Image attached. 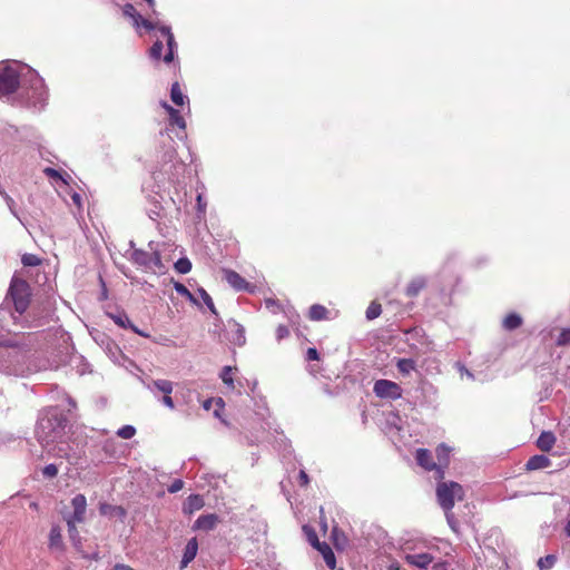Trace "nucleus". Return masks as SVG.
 Here are the masks:
<instances>
[{
	"mask_svg": "<svg viewBox=\"0 0 570 570\" xmlns=\"http://www.w3.org/2000/svg\"><path fill=\"white\" fill-rule=\"evenodd\" d=\"M22 85L23 100L27 107L41 110L48 94L42 78L30 67L18 61L0 65V96H10Z\"/></svg>",
	"mask_w": 570,
	"mask_h": 570,
	"instance_id": "obj_1",
	"label": "nucleus"
},
{
	"mask_svg": "<svg viewBox=\"0 0 570 570\" xmlns=\"http://www.w3.org/2000/svg\"><path fill=\"white\" fill-rule=\"evenodd\" d=\"M29 350L17 341H7L0 346V372L8 375L26 376L39 370L30 362Z\"/></svg>",
	"mask_w": 570,
	"mask_h": 570,
	"instance_id": "obj_2",
	"label": "nucleus"
},
{
	"mask_svg": "<svg viewBox=\"0 0 570 570\" xmlns=\"http://www.w3.org/2000/svg\"><path fill=\"white\" fill-rule=\"evenodd\" d=\"M438 542L441 541L439 539L429 540L424 538L406 540L402 547L405 562L421 570L428 569L434 561V556L431 551L439 549Z\"/></svg>",
	"mask_w": 570,
	"mask_h": 570,
	"instance_id": "obj_3",
	"label": "nucleus"
},
{
	"mask_svg": "<svg viewBox=\"0 0 570 570\" xmlns=\"http://www.w3.org/2000/svg\"><path fill=\"white\" fill-rule=\"evenodd\" d=\"M122 11L125 16L131 18L132 23L137 29L142 27L148 31L157 30L161 35L167 46V52L164 55V61L166 63H170L174 60L175 51L177 49V43L175 41L174 35L170 31V28L160 24L158 21H151L149 19L142 18L131 3L125 4Z\"/></svg>",
	"mask_w": 570,
	"mask_h": 570,
	"instance_id": "obj_4",
	"label": "nucleus"
},
{
	"mask_svg": "<svg viewBox=\"0 0 570 570\" xmlns=\"http://www.w3.org/2000/svg\"><path fill=\"white\" fill-rule=\"evenodd\" d=\"M62 429L61 420L56 416L43 415L38 421L36 434L41 445L47 448L61 435Z\"/></svg>",
	"mask_w": 570,
	"mask_h": 570,
	"instance_id": "obj_5",
	"label": "nucleus"
},
{
	"mask_svg": "<svg viewBox=\"0 0 570 570\" xmlns=\"http://www.w3.org/2000/svg\"><path fill=\"white\" fill-rule=\"evenodd\" d=\"M463 488L458 482H440L436 487L438 502L445 512L451 511L455 501L463 500Z\"/></svg>",
	"mask_w": 570,
	"mask_h": 570,
	"instance_id": "obj_6",
	"label": "nucleus"
},
{
	"mask_svg": "<svg viewBox=\"0 0 570 570\" xmlns=\"http://www.w3.org/2000/svg\"><path fill=\"white\" fill-rule=\"evenodd\" d=\"M16 311L21 315L29 305V285L26 281L13 278L9 288Z\"/></svg>",
	"mask_w": 570,
	"mask_h": 570,
	"instance_id": "obj_7",
	"label": "nucleus"
},
{
	"mask_svg": "<svg viewBox=\"0 0 570 570\" xmlns=\"http://www.w3.org/2000/svg\"><path fill=\"white\" fill-rule=\"evenodd\" d=\"M130 261L153 273H163L164 265L158 252H129Z\"/></svg>",
	"mask_w": 570,
	"mask_h": 570,
	"instance_id": "obj_8",
	"label": "nucleus"
},
{
	"mask_svg": "<svg viewBox=\"0 0 570 570\" xmlns=\"http://www.w3.org/2000/svg\"><path fill=\"white\" fill-rule=\"evenodd\" d=\"M72 513L66 518L68 531H76V524L85 521L87 500L83 494H77L71 500Z\"/></svg>",
	"mask_w": 570,
	"mask_h": 570,
	"instance_id": "obj_9",
	"label": "nucleus"
},
{
	"mask_svg": "<svg viewBox=\"0 0 570 570\" xmlns=\"http://www.w3.org/2000/svg\"><path fill=\"white\" fill-rule=\"evenodd\" d=\"M374 394L380 399L397 400L402 396V387L390 380H377L373 386Z\"/></svg>",
	"mask_w": 570,
	"mask_h": 570,
	"instance_id": "obj_10",
	"label": "nucleus"
},
{
	"mask_svg": "<svg viewBox=\"0 0 570 570\" xmlns=\"http://www.w3.org/2000/svg\"><path fill=\"white\" fill-rule=\"evenodd\" d=\"M223 279L236 292L245 291L248 293H254L256 286L248 283L244 277H242L237 272L223 268L222 269Z\"/></svg>",
	"mask_w": 570,
	"mask_h": 570,
	"instance_id": "obj_11",
	"label": "nucleus"
},
{
	"mask_svg": "<svg viewBox=\"0 0 570 570\" xmlns=\"http://www.w3.org/2000/svg\"><path fill=\"white\" fill-rule=\"evenodd\" d=\"M416 462L420 466H422L426 471H435V475L438 479L444 478V472L442 466L436 465V463L432 459V454L426 449L416 450L415 454Z\"/></svg>",
	"mask_w": 570,
	"mask_h": 570,
	"instance_id": "obj_12",
	"label": "nucleus"
},
{
	"mask_svg": "<svg viewBox=\"0 0 570 570\" xmlns=\"http://www.w3.org/2000/svg\"><path fill=\"white\" fill-rule=\"evenodd\" d=\"M219 521V518L215 513L204 514L197 518L195 521L193 529L194 530H203L210 531L213 530Z\"/></svg>",
	"mask_w": 570,
	"mask_h": 570,
	"instance_id": "obj_13",
	"label": "nucleus"
},
{
	"mask_svg": "<svg viewBox=\"0 0 570 570\" xmlns=\"http://www.w3.org/2000/svg\"><path fill=\"white\" fill-rule=\"evenodd\" d=\"M99 511L101 515L108 517V518H118L119 520L124 521L127 512L126 510L120 505H112L109 503H100Z\"/></svg>",
	"mask_w": 570,
	"mask_h": 570,
	"instance_id": "obj_14",
	"label": "nucleus"
},
{
	"mask_svg": "<svg viewBox=\"0 0 570 570\" xmlns=\"http://www.w3.org/2000/svg\"><path fill=\"white\" fill-rule=\"evenodd\" d=\"M198 551V542L196 538H191L184 550L183 559L180 562V568H186L196 557Z\"/></svg>",
	"mask_w": 570,
	"mask_h": 570,
	"instance_id": "obj_15",
	"label": "nucleus"
},
{
	"mask_svg": "<svg viewBox=\"0 0 570 570\" xmlns=\"http://www.w3.org/2000/svg\"><path fill=\"white\" fill-rule=\"evenodd\" d=\"M204 504L205 502L202 495L190 494L183 505V512L185 514H193L194 512L200 510Z\"/></svg>",
	"mask_w": 570,
	"mask_h": 570,
	"instance_id": "obj_16",
	"label": "nucleus"
},
{
	"mask_svg": "<svg viewBox=\"0 0 570 570\" xmlns=\"http://www.w3.org/2000/svg\"><path fill=\"white\" fill-rule=\"evenodd\" d=\"M550 464H551V462L548 456H546L543 454H538V455L531 456L528 460L525 468L529 471H533V470L546 469V468L550 466Z\"/></svg>",
	"mask_w": 570,
	"mask_h": 570,
	"instance_id": "obj_17",
	"label": "nucleus"
},
{
	"mask_svg": "<svg viewBox=\"0 0 570 570\" xmlns=\"http://www.w3.org/2000/svg\"><path fill=\"white\" fill-rule=\"evenodd\" d=\"M328 315H330L328 309L321 304L312 305L308 311L309 320L315 321V322L328 320L330 318Z\"/></svg>",
	"mask_w": 570,
	"mask_h": 570,
	"instance_id": "obj_18",
	"label": "nucleus"
},
{
	"mask_svg": "<svg viewBox=\"0 0 570 570\" xmlns=\"http://www.w3.org/2000/svg\"><path fill=\"white\" fill-rule=\"evenodd\" d=\"M556 443V436L552 432L543 431L538 438L537 445L541 451H550Z\"/></svg>",
	"mask_w": 570,
	"mask_h": 570,
	"instance_id": "obj_19",
	"label": "nucleus"
},
{
	"mask_svg": "<svg viewBox=\"0 0 570 570\" xmlns=\"http://www.w3.org/2000/svg\"><path fill=\"white\" fill-rule=\"evenodd\" d=\"M316 549L323 556V559H324L326 566L330 569H335V567H336V559H335L334 552L331 549V547L327 543L322 542L318 547H316Z\"/></svg>",
	"mask_w": 570,
	"mask_h": 570,
	"instance_id": "obj_20",
	"label": "nucleus"
},
{
	"mask_svg": "<svg viewBox=\"0 0 570 570\" xmlns=\"http://www.w3.org/2000/svg\"><path fill=\"white\" fill-rule=\"evenodd\" d=\"M49 548L52 550H60L62 548L61 530L58 525H53L49 533Z\"/></svg>",
	"mask_w": 570,
	"mask_h": 570,
	"instance_id": "obj_21",
	"label": "nucleus"
},
{
	"mask_svg": "<svg viewBox=\"0 0 570 570\" xmlns=\"http://www.w3.org/2000/svg\"><path fill=\"white\" fill-rule=\"evenodd\" d=\"M163 107L165 108V110L168 112L169 115V119H170V124L171 125H176L178 126L179 128L181 129H185L186 127V122L184 120V118L180 116L179 111L174 109L170 105H168L167 102H164L163 104Z\"/></svg>",
	"mask_w": 570,
	"mask_h": 570,
	"instance_id": "obj_22",
	"label": "nucleus"
},
{
	"mask_svg": "<svg viewBox=\"0 0 570 570\" xmlns=\"http://www.w3.org/2000/svg\"><path fill=\"white\" fill-rule=\"evenodd\" d=\"M435 452H436V458H438L436 465L442 466V470L444 471V469L449 464L451 449L449 446H446L445 444H440L436 448Z\"/></svg>",
	"mask_w": 570,
	"mask_h": 570,
	"instance_id": "obj_23",
	"label": "nucleus"
},
{
	"mask_svg": "<svg viewBox=\"0 0 570 570\" xmlns=\"http://www.w3.org/2000/svg\"><path fill=\"white\" fill-rule=\"evenodd\" d=\"M424 287L425 281L423 278H414L407 284L405 294L407 297H415Z\"/></svg>",
	"mask_w": 570,
	"mask_h": 570,
	"instance_id": "obj_24",
	"label": "nucleus"
},
{
	"mask_svg": "<svg viewBox=\"0 0 570 570\" xmlns=\"http://www.w3.org/2000/svg\"><path fill=\"white\" fill-rule=\"evenodd\" d=\"M522 317L517 313H510L508 314L503 321L502 326L507 331H513L522 325Z\"/></svg>",
	"mask_w": 570,
	"mask_h": 570,
	"instance_id": "obj_25",
	"label": "nucleus"
},
{
	"mask_svg": "<svg viewBox=\"0 0 570 570\" xmlns=\"http://www.w3.org/2000/svg\"><path fill=\"white\" fill-rule=\"evenodd\" d=\"M108 316L121 328H134V324L125 312L108 313Z\"/></svg>",
	"mask_w": 570,
	"mask_h": 570,
	"instance_id": "obj_26",
	"label": "nucleus"
},
{
	"mask_svg": "<svg viewBox=\"0 0 570 570\" xmlns=\"http://www.w3.org/2000/svg\"><path fill=\"white\" fill-rule=\"evenodd\" d=\"M174 288L179 295L186 297L190 303L200 307V304H199L198 299L196 298V296L194 294H191L190 291L184 284H181L179 282H175Z\"/></svg>",
	"mask_w": 570,
	"mask_h": 570,
	"instance_id": "obj_27",
	"label": "nucleus"
},
{
	"mask_svg": "<svg viewBox=\"0 0 570 570\" xmlns=\"http://www.w3.org/2000/svg\"><path fill=\"white\" fill-rule=\"evenodd\" d=\"M149 389L153 391V389H156L157 391L164 393V395L171 394L174 384L173 382L168 380H156L153 382V385L149 386Z\"/></svg>",
	"mask_w": 570,
	"mask_h": 570,
	"instance_id": "obj_28",
	"label": "nucleus"
},
{
	"mask_svg": "<svg viewBox=\"0 0 570 570\" xmlns=\"http://www.w3.org/2000/svg\"><path fill=\"white\" fill-rule=\"evenodd\" d=\"M170 98H171L173 102L178 106H181L185 104L186 96L183 94V91L177 82H175L171 86Z\"/></svg>",
	"mask_w": 570,
	"mask_h": 570,
	"instance_id": "obj_29",
	"label": "nucleus"
},
{
	"mask_svg": "<svg viewBox=\"0 0 570 570\" xmlns=\"http://www.w3.org/2000/svg\"><path fill=\"white\" fill-rule=\"evenodd\" d=\"M396 366L401 373L409 374L415 368V362L412 358H400Z\"/></svg>",
	"mask_w": 570,
	"mask_h": 570,
	"instance_id": "obj_30",
	"label": "nucleus"
},
{
	"mask_svg": "<svg viewBox=\"0 0 570 570\" xmlns=\"http://www.w3.org/2000/svg\"><path fill=\"white\" fill-rule=\"evenodd\" d=\"M174 267L177 273L187 274L191 269V263L187 257H181L175 263Z\"/></svg>",
	"mask_w": 570,
	"mask_h": 570,
	"instance_id": "obj_31",
	"label": "nucleus"
},
{
	"mask_svg": "<svg viewBox=\"0 0 570 570\" xmlns=\"http://www.w3.org/2000/svg\"><path fill=\"white\" fill-rule=\"evenodd\" d=\"M303 531L306 535L307 541L313 546L315 549L318 547L322 542H320L317 534L315 530L309 525H304Z\"/></svg>",
	"mask_w": 570,
	"mask_h": 570,
	"instance_id": "obj_32",
	"label": "nucleus"
},
{
	"mask_svg": "<svg viewBox=\"0 0 570 570\" xmlns=\"http://www.w3.org/2000/svg\"><path fill=\"white\" fill-rule=\"evenodd\" d=\"M197 292H198L203 303L209 308V311L213 314L217 315V311L215 308V305H214V302H213L210 295L202 287H199Z\"/></svg>",
	"mask_w": 570,
	"mask_h": 570,
	"instance_id": "obj_33",
	"label": "nucleus"
},
{
	"mask_svg": "<svg viewBox=\"0 0 570 570\" xmlns=\"http://www.w3.org/2000/svg\"><path fill=\"white\" fill-rule=\"evenodd\" d=\"M222 381L230 389H234L233 367L224 366L220 372Z\"/></svg>",
	"mask_w": 570,
	"mask_h": 570,
	"instance_id": "obj_34",
	"label": "nucleus"
},
{
	"mask_svg": "<svg viewBox=\"0 0 570 570\" xmlns=\"http://www.w3.org/2000/svg\"><path fill=\"white\" fill-rule=\"evenodd\" d=\"M556 560H557L556 556L548 554L538 560V567L540 570H549L554 566Z\"/></svg>",
	"mask_w": 570,
	"mask_h": 570,
	"instance_id": "obj_35",
	"label": "nucleus"
},
{
	"mask_svg": "<svg viewBox=\"0 0 570 570\" xmlns=\"http://www.w3.org/2000/svg\"><path fill=\"white\" fill-rule=\"evenodd\" d=\"M164 50V42L160 39H157L149 50L150 58L155 60H159L161 58V53Z\"/></svg>",
	"mask_w": 570,
	"mask_h": 570,
	"instance_id": "obj_36",
	"label": "nucleus"
},
{
	"mask_svg": "<svg viewBox=\"0 0 570 570\" xmlns=\"http://www.w3.org/2000/svg\"><path fill=\"white\" fill-rule=\"evenodd\" d=\"M556 344L558 346H567L570 345V327L562 328L560 334L556 340Z\"/></svg>",
	"mask_w": 570,
	"mask_h": 570,
	"instance_id": "obj_37",
	"label": "nucleus"
},
{
	"mask_svg": "<svg viewBox=\"0 0 570 570\" xmlns=\"http://www.w3.org/2000/svg\"><path fill=\"white\" fill-rule=\"evenodd\" d=\"M381 313H382L381 305L376 302H372L366 309V318L374 320V318L379 317L381 315Z\"/></svg>",
	"mask_w": 570,
	"mask_h": 570,
	"instance_id": "obj_38",
	"label": "nucleus"
},
{
	"mask_svg": "<svg viewBox=\"0 0 570 570\" xmlns=\"http://www.w3.org/2000/svg\"><path fill=\"white\" fill-rule=\"evenodd\" d=\"M136 434V429L132 425H124L117 431V435L121 439L129 440Z\"/></svg>",
	"mask_w": 570,
	"mask_h": 570,
	"instance_id": "obj_39",
	"label": "nucleus"
},
{
	"mask_svg": "<svg viewBox=\"0 0 570 570\" xmlns=\"http://www.w3.org/2000/svg\"><path fill=\"white\" fill-rule=\"evenodd\" d=\"M21 262L24 266H38L41 263V258L35 254L26 253L22 256Z\"/></svg>",
	"mask_w": 570,
	"mask_h": 570,
	"instance_id": "obj_40",
	"label": "nucleus"
},
{
	"mask_svg": "<svg viewBox=\"0 0 570 570\" xmlns=\"http://www.w3.org/2000/svg\"><path fill=\"white\" fill-rule=\"evenodd\" d=\"M58 466L56 464H48L42 469V474L47 479H52L58 474Z\"/></svg>",
	"mask_w": 570,
	"mask_h": 570,
	"instance_id": "obj_41",
	"label": "nucleus"
},
{
	"mask_svg": "<svg viewBox=\"0 0 570 570\" xmlns=\"http://www.w3.org/2000/svg\"><path fill=\"white\" fill-rule=\"evenodd\" d=\"M214 402L217 404V406H218L219 409H222V407L224 406V401H223V399L218 397L217 400H214V399H207L206 401H204V403H203V407H204L206 411H208V410H210V409H212V405H213V403H214Z\"/></svg>",
	"mask_w": 570,
	"mask_h": 570,
	"instance_id": "obj_42",
	"label": "nucleus"
},
{
	"mask_svg": "<svg viewBox=\"0 0 570 570\" xmlns=\"http://www.w3.org/2000/svg\"><path fill=\"white\" fill-rule=\"evenodd\" d=\"M288 335H289V331H288L287 326H285V325H278L277 326V328H276V338H277V341H282L285 337H287Z\"/></svg>",
	"mask_w": 570,
	"mask_h": 570,
	"instance_id": "obj_43",
	"label": "nucleus"
},
{
	"mask_svg": "<svg viewBox=\"0 0 570 570\" xmlns=\"http://www.w3.org/2000/svg\"><path fill=\"white\" fill-rule=\"evenodd\" d=\"M153 341L157 344H160V345H164V346H173L174 345V342L168 338L167 336H158V337H154Z\"/></svg>",
	"mask_w": 570,
	"mask_h": 570,
	"instance_id": "obj_44",
	"label": "nucleus"
},
{
	"mask_svg": "<svg viewBox=\"0 0 570 570\" xmlns=\"http://www.w3.org/2000/svg\"><path fill=\"white\" fill-rule=\"evenodd\" d=\"M183 487H184V482L181 480L177 479L170 484V487L168 488V491L170 493H176V492L180 491L183 489Z\"/></svg>",
	"mask_w": 570,
	"mask_h": 570,
	"instance_id": "obj_45",
	"label": "nucleus"
},
{
	"mask_svg": "<svg viewBox=\"0 0 570 570\" xmlns=\"http://www.w3.org/2000/svg\"><path fill=\"white\" fill-rule=\"evenodd\" d=\"M265 306L271 309L273 313H277L279 309V305L274 298H266L265 299Z\"/></svg>",
	"mask_w": 570,
	"mask_h": 570,
	"instance_id": "obj_46",
	"label": "nucleus"
},
{
	"mask_svg": "<svg viewBox=\"0 0 570 570\" xmlns=\"http://www.w3.org/2000/svg\"><path fill=\"white\" fill-rule=\"evenodd\" d=\"M320 358V354L315 347H309L306 352L307 361H317Z\"/></svg>",
	"mask_w": 570,
	"mask_h": 570,
	"instance_id": "obj_47",
	"label": "nucleus"
},
{
	"mask_svg": "<svg viewBox=\"0 0 570 570\" xmlns=\"http://www.w3.org/2000/svg\"><path fill=\"white\" fill-rule=\"evenodd\" d=\"M206 202L203 199V195H197V210L199 214H205L206 212Z\"/></svg>",
	"mask_w": 570,
	"mask_h": 570,
	"instance_id": "obj_48",
	"label": "nucleus"
},
{
	"mask_svg": "<svg viewBox=\"0 0 570 570\" xmlns=\"http://www.w3.org/2000/svg\"><path fill=\"white\" fill-rule=\"evenodd\" d=\"M445 517H446V521H448L450 528L453 531H456V521H455L453 513L451 511L445 512Z\"/></svg>",
	"mask_w": 570,
	"mask_h": 570,
	"instance_id": "obj_49",
	"label": "nucleus"
},
{
	"mask_svg": "<svg viewBox=\"0 0 570 570\" xmlns=\"http://www.w3.org/2000/svg\"><path fill=\"white\" fill-rule=\"evenodd\" d=\"M43 173H45L48 177H50V178H55V179H62V177H61V175L59 174V171H57V170H56V169H53V168H49V167H48V168H46V169L43 170Z\"/></svg>",
	"mask_w": 570,
	"mask_h": 570,
	"instance_id": "obj_50",
	"label": "nucleus"
},
{
	"mask_svg": "<svg viewBox=\"0 0 570 570\" xmlns=\"http://www.w3.org/2000/svg\"><path fill=\"white\" fill-rule=\"evenodd\" d=\"M237 343L243 345L245 343V331L244 327L237 324Z\"/></svg>",
	"mask_w": 570,
	"mask_h": 570,
	"instance_id": "obj_51",
	"label": "nucleus"
},
{
	"mask_svg": "<svg viewBox=\"0 0 570 570\" xmlns=\"http://www.w3.org/2000/svg\"><path fill=\"white\" fill-rule=\"evenodd\" d=\"M161 402H163V404H164L165 406H167V407H168V409H170V410H173V409L175 407V405H174V401H173V399H171L170 394H168V395H164V397H163Z\"/></svg>",
	"mask_w": 570,
	"mask_h": 570,
	"instance_id": "obj_52",
	"label": "nucleus"
},
{
	"mask_svg": "<svg viewBox=\"0 0 570 570\" xmlns=\"http://www.w3.org/2000/svg\"><path fill=\"white\" fill-rule=\"evenodd\" d=\"M458 370L462 375H466L469 379L474 380V375L462 364H458Z\"/></svg>",
	"mask_w": 570,
	"mask_h": 570,
	"instance_id": "obj_53",
	"label": "nucleus"
},
{
	"mask_svg": "<svg viewBox=\"0 0 570 570\" xmlns=\"http://www.w3.org/2000/svg\"><path fill=\"white\" fill-rule=\"evenodd\" d=\"M298 478H299V482H301L302 485H307L308 484L309 479H308L307 473L304 470L299 471Z\"/></svg>",
	"mask_w": 570,
	"mask_h": 570,
	"instance_id": "obj_54",
	"label": "nucleus"
},
{
	"mask_svg": "<svg viewBox=\"0 0 570 570\" xmlns=\"http://www.w3.org/2000/svg\"><path fill=\"white\" fill-rule=\"evenodd\" d=\"M433 570H449L448 569V562H436L433 564Z\"/></svg>",
	"mask_w": 570,
	"mask_h": 570,
	"instance_id": "obj_55",
	"label": "nucleus"
},
{
	"mask_svg": "<svg viewBox=\"0 0 570 570\" xmlns=\"http://www.w3.org/2000/svg\"><path fill=\"white\" fill-rule=\"evenodd\" d=\"M71 198H72L73 204H75L78 208H80V207H81V196H80L78 193H73V194H72V196H71Z\"/></svg>",
	"mask_w": 570,
	"mask_h": 570,
	"instance_id": "obj_56",
	"label": "nucleus"
},
{
	"mask_svg": "<svg viewBox=\"0 0 570 570\" xmlns=\"http://www.w3.org/2000/svg\"><path fill=\"white\" fill-rule=\"evenodd\" d=\"M386 568L387 570H400L401 566L396 560H392Z\"/></svg>",
	"mask_w": 570,
	"mask_h": 570,
	"instance_id": "obj_57",
	"label": "nucleus"
},
{
	"mask_svg": "<svg viewBox=\"0 0 570 570\" xmlns=\"http://www.w3.org/2000/svg\"><path fill=\"white\" fill-rule=\"evenodd\" d=\"M110 570H135V569H132L131 567H129L127 564L118 563Z\"/></svg>",
	"mask_w": 570,
	"mask_h": 570,
	"instance_id": "obj_58",
	"label": "nucleus"
},
{
	"mask_svg": "<svg viewBox=\"0 0 570 570\" xmlns=\"http://www.w3.org/2000/svg\"><path fill=\"white\" fill-rule=\"evenodd\" d=\"M70 539L76 543L79 540V533L78 530L70 532L69 531Z\"/></svg>",
	"mask_w": 570,
	"mask_h": 570,
	"instance_id": "obj_59",
	"label": "nucleus"
},
{
	"mask_svg": "<svg viewBox=\"0 0 570 570\" xmlns=\"http://www.w3.org/2000/svg\"><path fill=\"white\" fill-rule=\"evenodd\" d=\"M132 332L137 333L138 335L142 336V337H149V334L144 332V331H140L138 330L135 325H134V328H131Z\"/></svg>",
	"mask_w": 570,
	"mask_h": 570,
	"instance_id": "obj_60",
	"label": "nucleus"
},
{
	"mask_svg": "<svg viewBox=\"0 0 570 570\" xmlns=\"http://www.w3.org/2000/svg\"><path fill=\"white\" fill-rule=\"evenodd\" d=\"M49 453H52V454L59 455V456H63L66 454V451L63 449L59 448L57 452H55V450H49Z\"/></svg>",
	"mask_w": 570,
	"mask_h": 570,
	"instance_id": "obj_61",
	"label": "nucleus"
},
{
	"mask_svg": "<svg viewBox=\"0 0 570 570\" xmlns=\"http://www.w3.org/2000/svg\"><path fill=\"white\" fill-rule=\"evenodd\" d=\"M148 6L153 9V13H156V10L154 9L155 7V0H145Z\"/></svg>",
	"mask_w": 570,
	"mask_h": 570,
	"instance_id": "obj_62",
	"label": "nucleus"
},
{
	"mask_svg": "<svg viewBox=\"0 0 570 570\" xmlns=\"http://www.w3.org/2000/svg\"><path fill=\"white\" fill-rule=\"evenodd\" d=\"M564 530H566L567 535L570 538V520H568Z\"/></svg>",
	"mask_w": 570,
	"mask_h": 570,
	"instance_id": "obj_63",
	"label": "nucleus"
},
{
	"mask_svg": "<svg viewBox=\"0 0 570 570\" xmlns=\"http://www.w3.org/2000/svg\"><path fill=\"white\" fill-rule=\"evenodd\" d=\"M321 525H322L323 531H324V532H326V530H327V524H326V522H325V521H322V522H321Z\"/></svg>",
	"mask_w": 570,
	"mask_h": 570,
	"instance_id": "obj_64",
	"label": "nucleus"
}]
</instances>
